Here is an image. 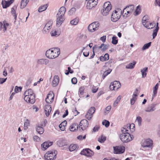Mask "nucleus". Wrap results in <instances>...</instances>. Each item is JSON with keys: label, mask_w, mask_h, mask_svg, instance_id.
Masks as SVG:
<instances>
[{"label": "nucleus", "mask_w": 160, "mask_h": 160, "mask_svg": "<svg viewBox=\"0 0 160 160\" xmlns=\"http://www.w3.org/2000/svg\"><path fill=\"white\" fill-rule=\"evenodd\" d=\"M117 13V11L115 10L114 12H112V14L111 19V20L113 22L117 21L120 18L119 14H118Z\"/></svg>", "instance_id": "nucleus-12"}, {"label": "nucleus", "mask_w": 160, "mask_h": 160, "mask_svg": "<svg viewBox=\"0 0 160 160\" xmlns=\"http://www.w3.org/2000/svg\"><path fill=\"white\" fill-rule=\"evenodd\" d=\"M159 29V27H158L157 28H155L153 31L152 33L153 38H154L157 36L158 31Z\"/></svg>", "instance_id": "nucleus-47"}, {"label": "nucleus", "mask_w": 160, "mask_h": 160, "mask_svg": "<svg viewBox=\"0 0 160 160\" xmlns=\"http://www.w3.org/2000/svg\"><path fill=\"white\" fill-rule=\"evenodd\" d=\"M151 42H150L145 44L142 48V50H144L148 48L151 46Z\"/></svg>", "instance_id": "nucleus-40"}, {"label": "nucleus", "mask_w": 160, "mask_h": 160, "mask_svg": "<svg viewBox=\"0 0 160 160\" xmlns=\"http://www.w3.org/2000/svg\"><path fill=\"white\" fill-rule=\"evenodd\" d=\"M138 90L136 88L133 93L132 97L130 100V103L131 105H133L137 99V97L138 96Z\"/></svg>", "instance_id": "nucleus-16"}, {"label": "nucleus", "mask_w": 160, "mask_h": 160, "mask_svg": "<svg viewBox=\"0 0 160 160\" xmlns=\"http://www.w3.org/2000/svg\"><path fill=\"white\" fill-rule=\"evenodd\" d=\"M111 107L110 106H108L106 108V111L105 112V113L106 114H108L111 110Z\"/></svg>", "instance_id": "nucleus-58"}, {"label": "nucleus", "mask_w": 160, "mask_h": 160, "mask_svg": "<svg viewBox=\"0 0 160 160\" xmlns=\"http://www.w3.org/2000/svg\"><path fill=\"white\" fill-rule=\"evenodd\" d=\"M78 19L76 18L73 20H72L70 22V23L72 25H76L77 24L78 22Z\"/></svg>", "instance_id": "nucleus-45"}, {"label": "nucleus", "mask_w": 160, "mask_h": 160, "mask_svg": "<svg viewBox=\"0 0 160 160\" xmlns=\"http://www.w3.org/2000/svg\"><path fill=\"white\" fill-rule=\"evenodd\" d=\"M87 1V6L89 9H91L93 7L95 6L97 4L98 2L94 1L93 2L90 0H86Z\"/></svg>", "instance_id": "nucleus-14"}, {"label": "nucleus", "mask_w": 160, "mask_h": 160, "mask_svg": "<svg viewBox=\"0 0 160 160\" xmlns=\"http://www.w3.org/2000/svg\"><path fill=\"white\" fill-rule=\"evenodd\" d=\"M52 142H45L41 144V147L42 149L43 150H45L49 146L52 145Z\"/></svg>", "instance_id": "nucleus-17"}, {"label": "nucleus", "mask_w": 160, "mask_h": 160, "mask_svg": "<svg viewBox=\"0 0 160 160\" xmlns=\"http://www.w3.org/2000/svg\"><path fill=\"white\" fill-rule=\"evenodd\" d=\"M51 106L49 105H47L45 106L44 108L45 112L46 114V112H47L48 109H50Z\"/></svg>", "instance_id": "nucleus-57"}, {"label": "nucleus", "mask_w": 160, "mask_h": 160, "mask_svg": "<svg viewBox=\"0 0 160 160\" xmlns=\"http://www.w3.org/2000/svg\"><path fill=\"white\" fill-rule=\"evenodd\" d=\"M14 0H10L8 1H2V7L3 8H6L12 4L14 2Z\"/></svg>", "instance_id": "nucleus-20"}, {"label": "nucleus", "mask_w": 160, "mask_h": 160, "mask_svg": "<svg viewBox=\"0 0 160 160\" xmlns=\"http://www.w3.org/2000/svg\"><path fill=\"white\" fill-rule=\"evenodd\" d=\"M77 82V79L76 78H73L71 79V82L73 84H76Z\"/></svg>", "instance_id": "nucleus-59"}, {"label": "nucleus", "mask_w": 160, "mask_h": 160, "mask_svg": "<svg viewBox=\"0 0 160 160\" xmlns=\"http://www.w3.org/2000/svg\"><path fill=\"white\" fill-rule=\"evenodd\" d=\"M7 79V78H0V84H2L4 82H6Z\"/></svg>", "instance_id": "nucleus-63"}, {"label": "nucleus", "mask_w": 160, "mask_h": 160, "mask_svg": "<svg viewBox=\"0 0 160 160\" xmlns=\"http://www.w3.org/2000/svg\"><path fill=\"white\" fill-rule=\"evenodd\" d=\"M142 121V118L140 116H138L136 118V122L139 126H140L141 125Z\"/></svg>", "instance_id": "nucleus-34"}, {"label": "nucleus", "mask_w": 160, "mask_h": 160, "mask_svg": "<svg viewBox=\"0 0 160 160\" xmlns=\"http://www.w3.org/2000/svg\"><path fill=\"white\" fill-rule=\"evenodd\" d=\"M24 100L27 102L33 104L35 101V95L31 89H28L24 93Z\"/></svg>", "instance_id": "nucleus-2"}, {"label": "nucleus", "mask_w": 160, "mask_h": 160, "mask_svg": "<svg viewBox=\"0 0 160 160\" xmlns=\"http://www.w3.org/2000/svg\"><path fill=\"white\" fill-rule=\"evenodd\" d=\"M93 115H92L91 114L88 113V112H87L85 115V118L87 119L88 120H90L92 117Z\"/></svg>", "instance_id": "nucleus-49"}, {"label": "nucleus", "mask_w": 160, "mask_h": 160, "mask_svg": "<svg viewBox=\"0 0 160 160\" xmlns=\"http://www.w3.org/2000/svg\"><path fill=\"white\" fill-rule=\"evenodd\" d=\"M11 13L13 15L14 17V18L15 20H16L17 19V15L16 14V11L14 7H13L12 8Z\"/></svg>", "instance_id": "nucleus-44"}, {"label": "nucleus", "mask_w": 160, "mask_h": 160, "mask_svg": "<svg viewBox=\"0 0 160 160\" xmlns=\"http://www.w3.org/2000/svg\"><path fill=\"white\" fill-rule=\"evenodd\" d=\"M57 145L59 147H62L66 145L65 141L63 140H60L57 142Z\"/></svg>", "instance_id": "nucleus-25"}, {"label": "nucleus", "mask_w": 160, "mask_h": 160, "mask_svg": "<svg viewBox=\"0 0 160 160\" xmlns=\"http://www.w3.org/2000/svg\"><path fill=\"white\" fill-rule=\"evenodd\" d=\"M132 13L129 10H127L126 9L124 8L122 11V15L125 18H126L128 17Z\"/></svg>", "instance_id": "nucleus-22"}, {"label": "nucleus", "mask_w": 160, "mask_h": 160, "mask_svg": "<svg viewBox=\"0 0 160 160\" xmlns=\"http://www.w3.org/2000/svg\"><path fill=\"white\" fill-rule=\"evenodd\" d=\"M112 71V70L111 69H109L105 71L103 74V79H104Z\"/></svg>", "instance_id": "nucleus-41"}, {"label": "nucleus", "mask_w": 160, "mask_h": 160, "mask_svg": "<svg viewBox=\"0 0 160 160\" xmlns=\"http://www.w3.org/2000/svg\"><path fill=\"white\" fill-rule=\"evenodd\" d=\"M156 104H152L149 105L148 107L145 110V111L147 112H152L155 110V107Z\"/></svg>", "instance_id": "nucleus-19"}, {"label": "nucleus", "mask_w": 160, "mask_h": 160, "mask_svg": "<svg viewBox=\"0 0 160 160\" xmlns=\"http://www.w3.org/2000/svg\"><path fill=\"white\" fill-rule=\"evenodd\" d=\"M60 54V50L58 48H52L48 50L45 53L48 58L53 59L58 57Z\"/></svg>", "instance_id": "nucleus-3"}, {"label": "nucleus", "mask_w": 160, "mask_h": 160, "mask_svg": "<svg viewBox=\"0 0 160 160\" xmlns=\"http://www.w3.org/2000/svg\"><path fill=\"white\" fill-rule=\"evenodd\" d=\"M43 126L42 124H40L36 125V126L37 132L40 134H42L44 132V129L42 127Z\"/></svg>", "instance_id": "nucleus-15"}, {"label": "nucleus", "mask_w": 160, "mask_h": 160, "mask_svg": "<svg viewBox=\"0 0 160 160\" xmlns=\"http://www.w3.org/2000/svg\"><path fill=\"white\" fill-rule=\"evenodd\" d=\"M78 124L75 123L72 124L70 126L69 129L71 131H76L78 128Z\"/></svg>", "instance_id": "nucleus-23"}, {"label": "nucleus", "mask_w": 160, "mask_h": 160, "mask_svg": "<svg viewBox=\"0 0 160 160\" xmlns=\"http://www.w3.org/2000/svg\"><path fill=\"white\" fill-rule=\"evenodd\" d=\"M44 59H38L37 61V62L39 64H44Z\"/></svg>", "instance_id": "nucleus-54"}, {"label": "nucleus", "mask_w": 160, "mask_h": 160, "mask_svg": "<svg viewBox=\"0 0 160 160\" xmlns=\"http://www.w3.org/2000/svg\"><path fill=\"white\" fill-rule=\"evenodd\" d=\"M78 148V146L76 144H71L69 147V149L70 151L72 152L76 150Z\"/></svg>", "instance_id": "nucleus-26"}, {"label": "nucleus", "mask_w": 160, "mask_h": 160, "mask_svg": "<svg viewBox=\"0 0 160 160\" xmlns=\"http://www.w3.org/2000/svg\"><path fill=\"white\" fill-rule=\"evenodd\" d=\"M56 26L59 27L62 23L64 20V16H62L60 14H57V15Z\"/></svg>", "instance_id": "nucleus-10"}, {"label": "nucleus", "mask_w": 160, "mask_h": 160, "mask_svg": "<svg viewBox=\"0 0 160 160\" xmlns=\"http://www.w3.org/2000/svg\"><path fill=\"white\" fill-rule=\"evenodd\" d=\"M9 26V24L7 22H3L2 23V29H3L2 31L4 32L7 30V27Z\"/></svg>", "instance_id": "nucleus-36"}, {"label": "nucleus", "mask_w": 160, "mask_h": 160, "mask_svg": "<svg viewBox=\"0 0 160 160\" xmlns=\"http://www.w3.org/2000/svg\"><path fill=\"white\" fill-rule=\"evenodd\" d=\"M113 152L116 154H120L123 153L125 150V148L123 146L113 147Z\"/></svg>", "instance_id": "nucleus-6"}, {"label": "nucleus", "mask_w": 160, "mask_h": 160, "mask_svg": "<svg viewBox=\"0 0 160 160\" xmlns=\"http://www.w3.org/2000/svg\"><path fill=\"white\" fill-rule=\"evenodd\" d=\"M48 7L47 4L44 5L42 6H41L38 10V11L39 12H41L45 10H46Z\"/></svg>", "instance_id": "nucleus-35"}, {"label": "nucleus", "mask_w": 160, "mask_h": 160, "mask_svg": "<svg viewBox=\"0 0 160 160\" xmlns=\"http://www.w3.org/2000/svg\"><path fill=\"white\" fill-rule=\"evenodd\" d=\"M112 86H113L112 89H115L116 90L119 88L121 86L120 82L117 81H114L112 82Z\"/></svg>", "instance_id": "nucleus-18"}, {"label": "nucleus", "mask_w": 160, "mask_h": 160, "mask_svg": "<svg viewBox=\"0 0 160 160\" xmlns=\"http://www.w3.org/2000/svg\"><path fill=\"white\" fill-rule=\"evenodd\" d=\"M54 98V94L52 92L49 93L45 99L46 102L48 103H52L53 100Z\"/></svg>", "instance_id": "nucleus-13"}, {"label": "nucleus", "mask_w": 160, "mask_h": 160, "mask_svg": "<svg viewBox=\"0 0 160 160\" xmlns=\"http://www.w3.org/2000/svg\"><path fill=\"white\" fill-rule=\"evenodd\" d=\"M65 12V8L64 7H61L59 10L58 14H60L62 16H64Z\"/></svg>", "instance_id": "nucleus-32"}, {"label": "nucleus", "mask_w": 160, "mask_h": 160, "mask_svg": "<svg viewBox=\"0 0 160 160\" xmlns=\"http://www.w3.org/2000/svg\"><path fill=\"white\" fill-rule=\"evenodd\" d=\"M92 26H93V28H93V30L94 31L98 29L100 25V24L98 22H94L92 23Z\"/></svg>", "instance_id": "nucleus-27"}, {"label": "nucleus", "mask_w": 160, "mask_h": 160, "mask_svg": "<svg viewBox=\"0 0 160 160\" xmlns=\"http://www.w3.org/2000/svg\"><path fill=\"white\" fill-rule=\"evenodd\" d=\"M57 152L56 150H52L48 152L44 155L45 159L47 160H53L55 159L56 157Z\"/></svg>", "instance_id": "nucleus-5"}, {"label": "nucleus", "mask_w": 160, "mask_h": 160, "mask_svg": "<svg viewBox=\"0 0 160 160\" xmlns=\"http://www.w3.org/2000/svg\"><path fill=\"white\" fill-rule=\"evenodd\" d=\"M102 124L107 128L109 126L110 122L108 121L104 120L102 122Z\"/></svg>", "instance_id": "nucleus-46"}, {"label": "nucleus", "mask_w": 160, "mask_h": 160, "mask_svg": "<svg viewBox=\"0 0 160 160\" xmlns=\"http://www.w3.org/2000/svg\"><path fill=\"white\" fill-rule=\"evenodd\" d=\"M32 80V79L31 78H28V80L26 82V85L25 86V87H26V88H27L28 87V86L30 84Z\"/></svg>", "instance_id": "nucleus-52"}, {"label": "nucleus", "mask_w": 160, "mask_h": 160, "mask_svg": "<svg viewBox=\"0 0 160 160\" xmlns=\"http://www.w3.org/2000/svg\"><path fill=\"white\" fill-rule=\"evenodd\" d=\"M121 99V96H119L117 98L116 100L114 102L113 106L114 107L116 106Z\"/></svg>", "instance_id": "nucleus-37"}, {"label": "nucleus", "mask_w": 160, "mask_h": 160, "mask_svg": "<svg viewBox=\"0 0 160 160\" xmlns=\"http://www.w3.org/2000/svg\"><path fill=\"white\" fill-rule=\"evenodd\" d=\"M52 21L48 22L46 24L42 31L44 34H46L49 32V30H50L52 28Z\"/></svg>", "instance_id": "nucleus-11"}, {"label": "nucleus", "mask_w": 160, "mask_h": 160, "mask_svg": "<svg viewBox=\"0 0 160 160\" xmlns=\"http://www.w3.org/2000/svg\"><path fill=\"white\" fill-rule=\"evenodd\" d=\"M108 45H107L104 44V45H103L102 47V51L103 52L105 51V50L108 49Z\"/></svg>", "instance_id": "nucleus-56"}, {"label": "nucleus", "mask_w": 160, "mask_h": 160, "mask_svg": "<svg viewBox=\"0 0 160 160\" xmlns=\"http://www.w3.org/2000/svg\"><path fill=\"white\" fill-rule=\"evenodd\" d=\"M51 36H57L59 34V33H57V32L56 31H52L51 32Z\"/></svg>", "instance_id": "nucleus-53"}, {"label": "nucleus", "mask_w": 160, "mask_h": 160, "mask_svg": "<svg viewBox=\"0 0 160 160\" xmlns=\"http://www.w3.org/2000/svg\"><path fill=\"white\" fill-rule=\"evenodd\" d=\"M148 68L145 67L141 70L142 72V78H144L146 76V72H148Z\"/></svg>", "instance_id": "nucleus-28"}, {"label": "nucleus", "mask_w": 160, "mask_h": 160, "mask_svg": "<svg viewBox=\"0 0 160 160\" xmlns=\"http://www.w3.org/2000/svg\"><path fill=\"white\" fill-rule=\"evenodd\" d=\"M95 110V108L94 107H91L88 111V113L91 114L93 115Z\"/></svg>", "instance_id": "nucleus-42"}, {"label": "nucleus", "mask_w": 160, "mask_h": 160, "mask_svg": "<svg viewBox=\"0 0 160 160\" xmlns=\"http://www.w3.org/2000/svg\"><path fill=\"white\" fill-rule=\"evenodd\" d=\"M59 81V77L58 76H55L53 78L52 85L53 87H56L58 85Z\"/></svg>", "instance_id": "nucleus-21"}, {"label": "nucleus", "mask_w": 160, "mask_h": 160, "mask_svg": "<svg viewBox=\"0 0 160 160\" xmlns=\"http://www.w3.org/2000/svg\"><path fill=\"white\" fill-rule=\"evenodd\" d=\"M136 63V62H134L133 63H129L126 66V68H127L132 69L134 68Z\"/></svg>", "instance_id": "nucleus-38"}, {"label": "nucleus", "mask_w": 160, "mask_h": 160, "mask_svg": "<svg viewBox=\"0 0 160 160\" xmlns=\"http://www.w3.org/2000/svg\"><path fill=\"white\" fill-rule=\"evenodd\" d=\"M22 89V87H18L17 86L15 87L14 89V91L16 93L18 92L19 91H21Z\"/></svg>", "instance_id": "nucleus-51"}, {"label": "nucleus", "mask_w": 160, "mask_h": 160, "mask_svg": "<svg viewBox=\"0 0 160 160\" xmlns=\"http://www.w3.org/2000/svg\"><path fill=\"white\" fill-rule=\"evenodd\" d=\"M112 8V5L109 2H105L103 5V9L101 10L102 14L103 15H107Z\"/></svg>", "instance_id": "nucleus-4"}, {"label": "nucleus", "mask_w": 160, "mask_h": 160, "mask_svg": "<svg viewBox=\"0 0 160 160\" xmlns=\"http://www.w3.org/2000/svg\"><path fill=\"white\" fill-rule=\"evenodd\" d=\"M99 129V127L98 126H95L94 127L92 130V132H95L98 131Z\"/></svg>", "instance_id": "nucleus-61"}, {"label": "nucleus", "mask_w": 160, "mask_h": 160, "mask_svg": "<svg viewBox=\"0 0 160 160\" xmlns=\"http://www.w3.org/2000/svg\"><path fill=\"white\" fill-rule=\"evenodd\" d=\"M126 10H128L132 12L134 10V6L133 5H131L127 7L126 8H124Z\"/></svg>", "instance_id": "nucleus-39"}, {"label": "nucleus", "mask_w": 160, "mask_h": 160, "mask_svg": "<svg viewBox=\"0 0 160 160\" xmlns=\"http://www.w3.org/2000/svg\"><path fill=\"white\" fill-rule=\"evenodd\" d=\"M81 155L86 156L88 157H91L94 154V152L89 148H86L83 149L80 152Z\"/></svg>", "instance_id": "nucleus-8"}, {"label": "nucleus", "mask_w": 160, "mask_h": 160, "mask_svg": "<svg viewBox=\"0 0 160 160\" xmlns=\"http://www.w3.org/2000/svg\"><path fill=\"white\" fill-rule=\"evenodd\" d=\"M153 144L152 141L150 139H148L142 141L141 145L143 148L145 147H150Z\"/></svg>", "instance_id": "nucleus-7"}, {"label": "nucleus", "mask_w": 160, "mask_h": 160, "mask_svg": "<svg viewBox=\"0 0 160 160\" xmlns=\"http://www.w3.org/2000/svg\"><path fill=\"white\" fill-rule=\"evenodd\" d=\"M148 16L147 15L144 16L142 18V23L143 25H145L148 22Z\"/></svg>", "instance_id": "nucleus-33"}, {"label": "nucleus", "mask_w": 160, "mask_h": 160, "mask_svg": "<svg viewBox=\"0 0 160 160\" xmlns=\"http://www.w3.org/2000/svg\"><path fill=\"white\" fill-rule=\"evenodd\" d=\"M29 2V0H21L20 6V8L23 9L25 8Z\"/></svg>", "instance_id": "nucleus-24"}, {"label": "nucleus", "mask_w": 160, "mask_h": 160, "mask_svg": "<svg viewBox=\"0 0 160 160\" xmlns=\"http://www.w3.org/2000/svg\"><path fill=\"white\" fill-rule=\"evenodd\" d=\"M29 125V121L28 119H27L26 121L24 122V129L26 130L28 128V126Z\"/></svg>", "instance_id": "nucleus-48"}, {"label": "nucleus", "mask_w": 160, "mask_h": 160, "mask_svg": "<svg viewBox=\"0 0 160 160\" xmlns=\"http://www.w3.org/2000/svg\"><path fill=\"white\" fill-rule=\"evenodd\" d=\"M106 36H103L102 37L100 38V39L101 40L102 42L104 43L106 41Z\"/></svg>", "instance_id": "nucleus-64"}, {"label": "nucleus", "mask_w": 160, "mask_h": 160, "mask_svg": "<svg viewBox=\"0 0 160 160\" xmlns=\"http://www.w3.org/2000/svg\"><path fill=\"white\" fill-rule=\"evenodd\" d=\"M33 139L34 141H36L37 142H39L40 140V138L37 135L34 136L33 137Z\"/></svg>", "instance_id": "nucleus-60"}, {"label": "nucleus", "mask_w": 160, "mask_h": 160, "mask_svg": "<svg viewBox=\"0 0 160 160\" xmlns=\"http://www.w3.org/2000/svg\"><path fill=\"white\" fill-rule=\"evenodd\" d=\"M79 129H81L82 131L85 130L88 125V121L86 119L82 120L80 122Z\"/></svg>", "instance_id": "nucleus-9"}, {"label": "nucleus", "mask_w": 160, "mask_h": 160, "mask_svg": "<svg viewBox=\"0 0 160 160\" xmlns=\"http://www.w3.org/2000/svg\"><path fill=\"white\" fill-rule=\"evenodd\" d=\"M93 26L92 24V23L89 24L88 27V30L91 32H94L93 30Z\"/></svg>", "instance_id": "nucleus-50"}, {"label": "nucleus", "mask_w": 160, "mask_h": 160, "mask_svg": "<svg viewBox=\"0 0 160 160\" xmlns=\"http://www.w3.org/2000/svg\"><path fill=\"white\" fill-rule=\"evenodd\" d=\"M106 137L103 135H102L100 137H99L98 139V141L101 143H104L106 140Z\"/></svg>", "instance_id": "nucleus-29"}, {"label": "nucleus", "mask_w": 160, "mask_h": 160, "mask_svg": "<svg viewBox=\"0 0 160 160\" xmlns=\"http://www.w3.org/2000/svg\"><path fill=\"white\" fill-rule=\"evenodd\" d=\"M117 37L115 36L112 37V43L114 45H116L118 42V40L117 39Z\"/></svg>", "instance_id": "nucleus-43"}, {"label": "nucleus", "mask_w": 160, "mask_h": 160, "mask_svg": "<svg viewBox=\"0 0 160 160\" xmlns=\"http://www.w3.org/2000/svg\"><path fill=\"white\" fill-rule=\"evenodd\" d=\"M131 125H129L121 128L122 133L120 134L119 138L123 142H128L132 140L134 138L133 136L130 135L128 132V131L131 129Z\"/></svg>", "instance_id": "nucleus-1"}, {"label": "nucleus", "mask_w": 160, "mask_h": 160, "mask_svg": "<svg viewBox=\"0 0 160 160\" xmlns=\"http://www.w3.org/2000/svg\"><path fill=\"white\" fill-rule=\"evenodd\" d=\"M158 83H157L155 86L154 87L153 90V95H152V99H153V98L156 96L157 92L158 89Z\"/></svg>", "instance_id": "nucleus-30"}, {"label": "nucleus", "mask_w": 160, "mask_h": 160, "mask_svg": "<svg viewBox=\"0 0 160 160\" xmlns=\"http://www.w3.org/2000/svg\"><path fill=\"white\" fill-rule=\"evenodd\" d=\"M155 25V24L154 23L148 22L146 23V25L143 26L147 28L150 29L154 27Z\"/></svg>", "instance_id": "nucleus-31"}, {"label": "nucleus", "mask_w": 160, "mask_h": 160, "mask_svg": "<svg viewBox=\"0 0 160 160\" xmlns=\"http://www.w3.org/2000/svg\"><path fill=\"white\" fill-rule=\"evenodd\" d=\"M76 10L75 8H73L71 9L69 11V14L70 15L72 14Z\"/></svg>", "instance_id": "nucleus-55"}, {"label": "nucleus", "mask_w": 160, "mask_h": 160, "mask_svg": "<svg viewBox=\"0 0 160 160\" xmlns=\"http://www.w3.org/2000/svg\"><path fill=\"white\" fill-rule=\"evenodd\" d=\"M140 9L139 7V6H138L137 7V8L136 9V10L135 11V12L136 13V15H138L140 12Z\"/></svg>", "instance_id": "nucleus-62"}]
</instances>
